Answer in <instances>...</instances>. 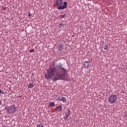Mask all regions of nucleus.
<instances>
[{
  "mask_svg": "<svg viewBox=\"0 0 127 127\" xmlns=\"http://www.w3.org/2000/svg\"><path fill=\"white\" fill-rule=\"evenodd\" d=\"M64 45H60L59 46V49L60 50V51H63V50H64Z\"/></svg>",
  "mask_w": 127,
  "mask_h": 127,
  "instance_id": "obj_8",
  "label": "nucleus"
},
{
  "mask_svg": "<svg viewBox=\"0 0 127 127\" xmlns=\"http://www.w3.org/2000/svg\"><path fill=\"white\" fill-rule=\"evenodd\" d=\"M55 103H54V102H50V103H49V106H50V107H53V106H55Z\"/></svg>",
  "mask_w": 127,
  "mask_h": 127,
  "instance_id": "obj_11",
  "label": "nucleus"
},
{
  "mask_svg": "<svg viewBox=\"0 0 127 127\" xmlns=\"http://www.w3.org/2000/svg\"><path fill=\"white\" fill-rule=\"evenodd\" d=\"M36 127H44V126H43V125H42V124H40L37 125Z\"/></svg>",
  "mask_w": 127,
  "mask_h": 127,
  "instance_id": "obj_12",
  "label": "nucleus"
},
{
  "mask_svg": "<svg viewBox=\"0 0 127 127\" xmlns=\"http://www.w3.org/2000/svg\"><path fill=\"white\" fill-rule=\"evenodd\" d=\"M65 14L64 15H61L60 16V17H61V18H64V17H65Z\"/></svg>",
  "mask_w": 127,
  "mask_h": 127,
  "instance_id": "obj_14",
  "label": "nucleus"
},
{
  "mask_svg": "<svg viewBox=\"0 0 127 127\" xmlns=\"http://www.w3.org/2000/svg\"><path fill=\"white\" fill-rule=\"evenodd\" d=\"M69 115H70V109H68L67 111L66 112H65V116L64 117V119L65 120H67V119H68V118H69Z\"/></svg>",
  "mask_w": 127,
  "mask_h": 127,
  "instance_id": "obj_6",
  "label": "nucleus"
},
{
  "mask_svg": "<svg viewBox=\"0 0 127 127\" xmlns=\"http://www.w3.org/2000/svg\"><path fill=\"white\" fill-rule=\"evenodd\" d=\"M29 52H34V49H31L29 50Z\"/></svg>",
  "mask_w": 127,
  "mask_h": 127,
  "instance_id": "obj_16",
  "label": "nucleus"
},
{
  "mask_svg": "<svg viewBox=\"0 0 127 127\" xmlns=\"http://www.w3.org/2000/svg\"><path fill=\"white\" fill-rule=\"evenodd\" d=\"M57 109H56V112H57V113L59 112H61V111H62V106L60 105L58 107H57Z\"/></svg>",
  "mask_w": 127,
  "mask_h": 127,
  "instance_id": "obj_7",
  "label": "nucleus"
},
{
  "mask_svg": "<svg viewBox=\"0 0 127 127\" xmlns=\"http://www.w3.org/2000/svg\"><path fill=\"white\" fill-rule=\"evenodd\" d=\"M55 3L56 4L59 5L57 7V9H60V10H61V9H65V8H67V5L68 4V2L64 1L63 3L64 5H61L62 4V0H56Z\"/></svg>",
  "mask_w": 127,
  "mask_h": 127,
  "instance_id": "obj_2",
  "label": "nucleus"
},
{
  "mask_svg": "<svg viewBox=\"0 0 127 127\" xmlns=\"http://www.w3.org/2000/svg\"><path fill=\"white\" fill-rule=\"evenodd\" d=\"M7 110L10 114H11V113H15V112H16V107H15V105H11L8 107Z\"/></svg>",
  "mask_w": 127,
  "mask_h": 127,
  "instance_id": "obj_3",
  "label": "nucleus"
},
{
  "mask_svg": "<svg viewBox=\"0 0 127 127\" xmlns=\"http://www.w3.org/2000/svg\"><path fill=\"white\" fill-rule=\"evenodd\" d=\"M31 15L30 14V12H29L28 14V16L30 17Z\"/></svg>",
  "mask_w": 127,
  "mask_h": 127,
  "instance_id": "obj_17",
  "label": "nucleus"
},
{
  "mask_svg": "<svg viewBox=\"0 0 127 127\" xmlns=\"http://www.w3.org/2000/svg\"><path fill=\"white\" fill-rule=\"evenodd\" d=\"M103 48L104 50H106V49H108V44H106Z\"/></svg>",
  "mask_w": 127,
  "mask_h": 127,
  "instance_id": "obj_13",
  "label": "nucleus"
},
{
  "mask_svg": "<svg viewBox=\"0 0 127 127\" xmlns=\"http://www.w3.org/2000/svg\"><path fill=\"white\" fill-rule=\"evenodd\" d=\"M84 65L85 67H88V66L90 65V62L89 61H85L84 62Z\"/></svg>",
  "mask_w": 127,
  "mask_h": 127,
  "instance_id": "obj_9",
  "label": "nucleus"
},
{
  "mask_svg": "<svg viewBox=\"0 0 127 127\" xmlns=\"http://www.w3.org/2000/svg\"><path fill=\"white\" fill-rule=\"evenodd\" d=\"M58 97H59V96L57 95V96L56 97V99H57V100H58Z\"/></svg>",
  "mask_w": 127,
  "mask_h": 127,
  "instance_id": "obj_20",
  "label": "nucleus"
},
{
  "mask_svg": "<svg viewBox=\"0 0 127 127\" xmlns=\"http://www.w3.org/2000/svg\"><path fill=\"white\" fill-rule=\"evenodd\" d=\"M117 99H118V98L116 95H111L109 99V102L110 104H114L115 102L117 101Z\"/></svg>",
  "mask_w": 127,
  "mask_h": 127,
  "instance_id": "obj_4",
  "label": "nucleus"
},
{
  "mask_svg": "<svg viewBox=\"0 0 127 127\" xmlns=\"http://www.w3.org/2000/svg\"><path fill=\"white\" fill-rule=\"evenodd\" d=\"M61 26L64 27V24H60Z\"/></svg>",
  "mask_w": 127,
  "mask_h": 127,
  "instance_id": "obj_19",
  "label": "nucleus"
},
{
  "mask_svg": "<svg viewBox=\"0 0 127 127\" xmlns=\"http://www.w3.org/2000/svg\"><path fill=\"white\" fill-rule=\"evenodd\" d=\"M0 94H2V95H3V94H4L3 91H1L0 89Z\"/></svg>",
  "mask_w": 127,
  "mask_h": 127,
  "instance_id": "obj_15",
  "label": "nucleus"
},
{
  "mask_svg": "<svg viewBox=\"0 0 127 127\" xmlns=\"http://www.w3.org/2000/svg\"><path fill=\"white\" fill-rule=\"evenodd\" d=\"M89 1H91V0H88Z\"/></svg>",
  "mask_w": 127,
  "mask_h": 127,
  "instance_id": "obj_21",
  "label": "nucleus"
},
{
  "mask_svg": "<svg viewBox=\"0 0 127 127\" xmlns=\"http://www.w3.org/2000/svg\"><path fill=\"white\" fill-rule=\"evenodd\" d=\"M0 106H2V103L1 101H0Z\"/></svg>",
  "mask_w": 127,
  "mask_h": 127,
  "instance_id": "obj_18",
  "label": "nucleus"
},
{
  "mask_svg": "<svg viewBox=\"0 0 127 127\" xmlns=\"http://www.w3.org/2000/svg\"><path fill=\"white\" fill-rule=\"evenodd\" d=\"M58 100H59L60 102H63V103H66L67 102V98L63 97V95L58 97Z\"/></svg>",
  "mask_w": 127,
  "mask_h": 127,
  "instance_id": "obj_5",
  "label": "nucleus"
},
{
  "mask_svg": "<svg viewBox=\"0 0 127 127\" xmlns=\"http://www.w3.org/2000/svg\"><path fill=\"white\" fill-rule=\"evenodd\" d=\"M34 86H35V84L34 83H30L28 86V87L30 89H32V88L34 87Z\"/></svg>",
  "mask_w": 127,
  "mask_h": 127,
  "instance_id": "obj_10",
  "label": "nucleus"
},
{
  "mask_svg": "<svg viewBox=\"0 0 127 127\" xmlns=\"http://www.w3.org/2000/svg\"><path fill=\"white\" fill-rule=\"evenodd\" d=\"M66 74L67 70L63 67V64L61 62H56L54 63L53 67L47 70V73L45 74V77L47 80H50L52 77H54V81H67Z\"/></svg>",
  "mask_w": 127,
  "mask_h": 127,
  "instance_id": "obj_1",
  "label": "nucleus"
}]
</instances>
